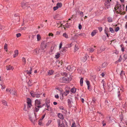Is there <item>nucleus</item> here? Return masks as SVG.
<instances>
[{"instance_id": "nucleus-5", "label": "nucleus", "mask_w": 127, "mask_h": 127, "mask_svg": "<svg viewBox=\"0 0 127 127\" xmlns=\"http://www.w3.org/2000/svg\"><path fill=\"white\" fill-rule=\"evenodd\" d=\"M123 88L122 87H119L118 88L117 92H118V96L119 98V99L120 100H121L122 99L121 96V93L123 92Z\"/></svg>"}, {"instance_id": "nucleus-47", "label": "nucleus", "mask_w": 127, "mask_h": 127, "mask_svg": "<svg viewBox=\"0 0 127 127\" xmlns=\"http://www.w3.org/2000/svg\"><path fill=\"white\" fill-rule=\"evenodd\" d=\"M59 8L57 7V6L54 7L53 9L54 11L57 10Z\"/></svg>"}, {"instance_id": "nucleus-37", "label": "nucleus", "mask_w": 127, "mask_h": 127, "mask_svg": "<svg viewBox=\"0 0 127 127\" xmlns=\"http://www.w3.org/2000/svg\"><path fill=\"white\" fill-rule=\"evenodd\" d=\"M124 74L125 73L123 71H122L121 73H120V75L121 77H122L123 76V75H124Z\"/></svg>"}, {"instance_id": "nucleus-61", "label": "nucleus", "mask_w": 127, "mask_h": 127, "mask_svg": "<svg viewBox=\"0 0 127 127\" xmlns=\"http://www.w3.org/2000/svg\"><path fill=\"white\" fill-rule=\"evenodd\" d=\"M121 13H120V14L121 15H124L125 14V11H123L122 12H121Z\"/></svg>"}, {"instance_id": "nucleus-1", "label": "nucleus", "mask_w": 127, "mask_h": 127, "mask_svg": "<svg viewBox=\"0 0 127 127\" xmlns=\"http://www.w3.org/2000/svg\"><path fill=\"white\" fill-rule=\"evenodd\" d=\"M124 6L123 4H118L114 8L115 10L119 13L123 12L124 9Z\"/></svg>"}, {"instance_id": "nucleus-11", "label": "nucleus", "mask_w": 127, "mask_h": 127, "mask_svg": "<svg viewBox=\"0 0 127 127\" xmlns=\"http://www.w3.org/2000/svg\"><path fill=\"white\" fill-rule=\"evenodd\" d=\"M27 103L28 105V107L30 108L32 106V105L31 102V100L29 98H28L27 99Z\"/></svg>"}, {"instance_id": "nucleus-13", "label": "nucleus", "mask_w": 127, "mask_h": 127, "mask_svg": "<svg viewBox=\"0 0 127 127\" xmlns=\"http://www.w3.org/2000/svg\"><path fill=\"white\" fill-rule=\"evenodd\" d=\"M32 69V67H31L29 68L26 71L27 74H28L29 75L30 74H31L32 73L31 71Z\"/></svg>"}, {"instance_id": "nucleus-54", "label": "nucleus", "mask_w": 127, "mask_h": 127, "mask_svg": "<svg viewBox=\"0 0 127 127\" xmlns=\"http://www.w3.org/2000/svg\"><path fill=\"white\" fill-rule=\"evenodd\" d=\"M86 83L87 85H90V82H89V81L88 80H86Z\"/></svg>"}, {"instance_id": "nucleus-59", "label": "nucleus", "mask_w": 127, "mask_h": 127, "mask_svg": "<svg viewBox=\"0 0 127 127\" xmlns=\"http://www.w3.org/2000/svg\"><path fill=\"white\" fill-rule=\"evenodd\" d=\"M98 30L100 32L102 30V27H100L98 28Z\"/></svg>"}, {"instance_id": "nucleus-9", "label": "nucleus", "mask_w": 127, "mask_h": 127, "mask_svg": "<svg viewBox=\"0 0 127 127\" xmlns=\"http://www.w3.org/2000/svg\"><path fill=\"white\" fill-rule=\"evenodd\" d=\"M57 122L58 124V127H65L64 124L63 122L61 123L60 120H57Z\"/></svg>"}, {"instance_id": "nucleus-26", "label": "nucleus", "mask_w": 127, "mask_h": 127, "mask_svg": "<svg viewBox=\"0 0 127 127\" xmlns=\"http://www.w3.org/2000/svg\"><path fill=\"white\" fill-rule=\"evenodd\" d=\"M105 33V34H107L108 33V32H109V29L107 27H105L104 30Z\"/></svg>"}, {"instance_id": "nucleus-7", "label": "nucleus", "mask_w": 127, "mask_h": 127, "mask_svg": "<svg viewBox=\"0 0 127 127\" xmlns=\"http://www.w3.org/2000/svg\"><path fill=\"white\" fill-rule=\"evenodd\" d=\"M111 0H105L104 3L105 6V9H108L110 7L111 3L110 2L111 1Z\"/></svg>"}, {"instance_id": "nucleus-36", "label": "nucleus", "mask_w": 127, "mask_h": 127, "mask_svg": "<svg viewBox=\"0 0 127 127\" xmlns=\"http://www.w3.org/2000/svg\"><path fill=\"white\" fill-rule=\"evenodd\" d=\"M67 102L68 104L70 106L71 105V100L70 99H68L67 100Z\"/></svg>"}, {"instance_id": "nucleus-14", "label": "nucleus", "mask_w": 127, "mask_h": 127, "mask_svg": "<svg viewBox=\"0 0 127 127\" xmlns=\"http://www.w3.org/2000/svg\"><path fill=\"white\" fill-rule=\"evenodd\" d=\"M97 30H93L91 33V35L93 36L95 35L96 33L97 32Z\"/></svg>"}, {"instance_id": "nucleus-50", "label": "nucleus", "mask_w": 127, "mask_h": 127, "mask_svg": "<svg viewBox=\"0 0 127 127\" xmlns=\"http://www.w3.org/2000/svg\"><path fill=\"white\" fill-rule=\"evenodd\" d=\"M21 35V34L20 33H19L16 34V36L17 37H20Z\"/></svg>"}, {"instance_id": "nucleus-22", "label": "nucleus", "mask_w": 127, "mask_h": 127, "mask_svg": "<svg viewBox=\"0 0 127 127\" xmlns=\"http://www.w3.org/2000/svg\"><path fill=\"white\" fill-rule=\"evenodd\" d=\"M67 22L68 23H67L65 25V27L66 28H68L71 25V24L70 23H69L68 20L67 21Z\"/></svg>"}, {"instance_id": "nucleus-24", "label": "nucleus", "mask_w": 127, "mask_h": 127, "mask_svg": "<svg viewBox=\"0 0 127 127\" xmlns=\"http://www.w3.org/2000/svg\"><path fill=\"white\" fill-rule=\"evenodd\" d=\"M45 106L47 107V109H46L45 108V109L44 111H45L46 110H49V108L50 107V104H49L47 103L46 104V105Z\"/></svg>"}, {"instance_id": "nucleus-2", "label": "nucleus", "mask_w": 127, "mask_h": 127, "mask_svg": "<svg viewBox=\"0 0 127 127\" xmlns=\"http://www.w3.org/2000/svg\"><path fill=\"white\" fill-rule=\"evenodd\" d=\"M71 79L72 76H70L69 75H67V76L61 78L60 81L61 82L65 83L71 80Z\"/></svg>"}, {"instance_id": "nucleus-30", "label": "nucleus", "mask_w": 127, "mask_h": 127, "mask_svg": "<svg viewBox=\"0 0 127 127\" xmlns=\"http://www.w3.org/2000/svg\"><path fill=\"white\" fill-rule=\"evenodd\" d=\"M37 40L39 41L41 39V37L40 35L39 34H38L37 35Z\"/></svg>"}, {"instance_id": "nucleus-27", "label": "nucleus", "mask_w": 127, "mask_h": 127, "mask_svg": "<svg viewBox=\"0 0 127 127\" xmlns=\"http://www.w3.org/2000/svg\"><path fill=\"white\" fill-rule=\"evenodd\" d=\"M88 50L90 52H93L94 50V49L92 48H90L88 49Z\"/></svg>"}, {"instance_id": "nucleus-63", "label": "nucleus", "mask_w": 127, "mask_h": 127, "mask_svg": "<svg viewBox=\"0 0 127 127\" xmlns=\"http://www.w3.org/2000/svg\"><path fill=\"white\" fill-rule=\"evenodd\" d=\"M92 100H93V101L91 102V103H92L93 102V103H95V102L96 100H95V99L94 98V99L93 98V99Z\"/></svg>"}, {"instance_id": "nucleus-39", "label": "nucleus", "mask_w": 127, "mask_h": 127, "mask_svg": "<svg viewBox=\"0 0 127 127\" xmlns=\"http://www.w3.org/2000/svg\"><path fill=\"white\" fill-rule=\"evenodd\" d=\"M122 56L121 55L120 56L119 58V59L118 61L119 62H120L122 60Z\"/></svg>"}, {"instance_id": "nucleus-49", "label": "nucleus", "mask_w": 127, "mask_h": 127, "mask_svg": "<svg viewBox=\"0 0 127 127\" xmlns=\"http://www.w3.org/2000/svg\"><path fill=\"white\" fill-rule=\"evenodd\" d=\"M31 83H32V80H29V81L28 82V85H29L30 86H31Z\"/></svg>"}, {"instance_id": "nucleus-10", "label": "nucleus", "mask_w": 127, "mask_h": 127, "mask_svg": "<svg viewBox=\"0 0 127 127\" xmlns=\"http://www.w3.org/2000/svg\"><path fill=\"white\" fill-rule=\"evenodd\" d=\"M31 94L32 96L33 97H39L40 96V95L39 94H37L35 93L34 92H31Z\"/></svg>"}, {"instance_id": "nucleus-46", "label": "nucleus", "mask_w": 127, "mask_h": 127, "mask_svg": "<svg viewBox=\"0 0 127 127\" xmlns=\"http://www.w3.org/2000/svg\"><path fill=\"white\" fill-rule=\"evenodd\" d=\"M107 64V63H104L102 64V66L103 67H105L106 66Z\"/></svg>"}, {"instance_id": "nucleus-32", "label": "nucleus", "mask_w": 127, "mask_h": 127, "mask_svg": "<svg viewBox=\"0 0 127 127\" xmlns=\"http://www.w3.org/2000/svg\"><path fill=\"white\" fill-rule=\"evenodd\" d=\"M63 36L66 38H68V35L66 33H64L63 34Z\"/></svg>"}, {"instance_id": "nucleus-40", "label": "nucleus", "mask_w": 127, "mask_h": 127, "mask_svg": "<svg viewBox=\"0 0 127 127\" xmlns=\"http://www.w3.org/2000/svg\"><path fill=\"white\" fill-rule=\"evenodd\" d=\"M120 29L119 27H117L115 29V31L116 32H118Z\"/></svg>"}, {"instance_id": "nucleus-25", "label": "nucleus", "mask_w": 127, "mask_h": 127, "mask_svg": "<svg viewBox=\"0 0 127 127\" xmlns=\"http://www.w3.org/2000/svg\"><path fill=\"white\" fill-rule=\"evenodd\" d=\"M76 89L74 88H72L71 90V92L72 93H74L76 91Z\"/></svg>"}, {"instance_id": "nucleus-18", "label": "nucleus", "mask_w": 127, "mask_h": 127, "mask_svg": "<svg viewBox=\"0 0 127 127\" xmlns=\"http://www.w3.org/2000/svg\"><path fill=\"white\" fill-rule=\"evenodd\" d=\"M69 91H66L63 94H62V96H63V95L66 96L69 93Z\"/></svg>"}, {"instance_id": "nucleus-28", "label": "nucleus", "mask_w": 127, "mask_h": 127, "mask_svg": "<svg viewBox=\"0 0 127 127\" xmlns=\"http://www.w3.org/2000/svg\"><path fill=\"white\" fill-rule=\"evenodd\" d=\"M83 78H81L80 81V84L81 86H82L83 85Z\"/></svg>"}, {"instance_id": "nucleus-3", "label": "nucleus", "mask_w": 127, "mask_h": 127, "mask_svg": "<svg viewBox=\"0 0 127 127\" xmlns=\"http://www.w3.org/2000/svg\"><path fill=\"white\" fill-rule=\"evenodd\" d=\"M40 101L37 99H36L35 101V106L34 111L37 112L39 110V108L41 107Z\"/></svg>"}, {"instance_id": "nucleus-52", "label": "nucleus", "mask_w": 127, "mask_h": 127, "mask_svg": "<svg viewBox=\"0 0 127 127\" xmlns=\"http://www.w3.org/2000/svg\"><path fill=\"white\" fill-rule=\"evenodd\" d=\"M30 121H31L32 122H33L35 121L34 120H33L32 119V118L31 117L30 118Z\"/></svg>"}, {"instance_id": "nucleus-34", "label": "nucleus", "mask_w": 127, "mask_h": 127, "mask_svg": "<svg viewBox=\"0 0 127 127\" xmlns=\"http://www.w3.org/2000/svg\"><path fill=\"white\" fill-rule=\"evenodd\" d=\"M127 58V55L126 54H125L124 55V58L123 59V61H125Z\"/></svg>"}, {"instance_id": "nucleus-57", "label": "nucleus", "mask_w": 127, "mask_h": 127, "mask_svg": "<svg viewBox=\"0 0 127 127\" xmlns=\"http://www.w3.org/2000/svg\"><path fill=\"white\" fill-rule=\"evenodd\" d=\"M4 27L2 26L1 25H0V29L1 30H2V29H4Z\"/></svg>"}, {"instance_id": "nucleus-12", "label": "nucleus", "mask_w": 127, "mask_h": 127, "mask_svg": "<svg viewBox=\"0 0 127 127\" xmlns=\"http://www.w3.org/2000/svg\"><path fill=\"white\" fill-rule=\"evenodd\" d=\"M6 69L7 70H13L14 68V67L10 65H7L6 66Z\"/></svg>"}, {"instance_id": "nucleus-64", "label": "nucleus", "mask_w": 127, "mask_h": 127, "mask_svg": "<svg viewBox=\"0 0 127 127\" xmlns=\"http://www.w3.org/2000/svg\"><path fill=\"white\" fill-rule=\"evenodd\" d=\"M59 63L61 65H62L63 64L64 62H63L61 61V62H59Z\"/></svg>"}, {"instance_id": "nucleus-33", "label": "nucleus", "mask_w": 127, "mask_h": 127, "mask_svg": "<svg viewBox=\"0 0 127 127\" xmlns=\"http://www.w3.org/2000/svg\"><path fill=\"white\" fill-rule=\"evenodd\" d=\"M109 30L111 33H113L114 32V30L112 28L110 27L109 28Z\"/></svg>"}, {"instance_id": "nucleus-29", "label": "nucleus", "mask_w": 127, "mask_h": 127, "mask_svg": "<svg viewBox=\"0 0 127 127\" xmlns=\"http://www.w3.org/2000/svg\"><path fill=\"white\" fill-rule=\"evenodd\" d=\"M84 33H80V34H76L75 35H76V36H83V35L84 36Z\"/></svg>"}, {"instance_id": "nucleus-31", "label": "nucleus", "mask_w": 127, "mask_h": 127, "mask_svg": "<svg viewBox=\"0 0 127 127\" xmlns=\"http://www.w3.org/2000/svg\"><path fill=\"white\" fill-rule=\"evenodd\" d=\"M7 44L6 43H5L4 46V49L6 51H7Z\"/></svg>"}, {"instance_id": "nucleus-62", "label": "nucleus", "mask_w": 127, "mask_h": 127, "mask_svg": "<svg viewBox=\"0 0 127 127\" xmlns=\"http://www.w3.org/2000/svg\"><path fill=\"white\" fill-rule=\"evenodd\" d=\"M101 75H102V77H103L105 75V74L103 72L102 73V74H101Z\"/></svg>"}, {"instance_id": "nucleus-4", "label": "nucleus", "mask_w": 127, "mask_h": 127, "mask_svg": "<svg viewBox=\"0 0 127 127\" xmlns=\"http://www.w3.org/2000/svg\"><path fill=\"white\" fill-rule=\"evenodd\" d=\"M21 7L27 10L29 9V10H31V9L27 3L25 2H23L21 3Z\"/></svg>"}, {"instance_id": "nucleus-15", "label": "nucleus", "mask_w": 127, "mask_h": 127, "mask_svg": "<svg viewBox=\"0 0 127 127\" xmlns=\"http://www.w3.org/2000/svg\"><path fill=\"white\" fill-rule=\"evenodd\" d=\"M54 72L52 70H50L48 71V75H50L53 74Z\"/></svg>"}, {"instance_id": "nucleus-58", "label": "nucleus", "mask_w": 127, "mask_h": 127, "mask_svg": "<svg viewBox=\"0 0 127 127\" xmlns=\"http://www.w3.org/2000/svg\"><path fill=\"white\" fill-rule=\"evenodd\" d=\"M59 108L60 109L62 110H63L64 109V108L62 106H60L59 107Z\"/></svg>"}, {"instance_id": "nucleus-41", "label": "nucleus", "mask_w": 127, "mask_h": 127, "mask_svg": "<svg viewBox=\"0 0 127 127\" xmlns=\"http://www.w3.org/2000/svg\"><path fill=\"white\" fill-rule=\"evenodd\" d=\"M79 14L80 15V16L81 17H82L84 16V14H83V13L82 12V11H80L79 12Z\"/></svg>"}, {"instance_id": "nucleus-43", "label": "nucleus", "mask_w": 127, "mask_h": 127, "mask_svg": "<svg viewBox=\"0 0 127 127\" xmlns=\"http://www.w3.org/2000/svg\"><path fill=\"white\" fill-rule=\"evenodd\" d=\"M51 120H49L47 123L46 124V125L48 126L51 123Z\"/></svg>"}, {"instance_id": "nucleus-53", "label": "nucleus", "mask_w": 127, "mask_h": 127, "mask_svg": "<svg viewBox=\"0 0 127 127\" xmlns=\"http://www.w3.org/2000/svg\"><path fill=\"white\" fill-rule=\"evenodd\" d=\"M64 52V48H62V50L61 51H60L61 53L63 54V53H62L61 52Z\"/></svg>"}, {"instance_id": "nucleus-35", "label": "nucleus", "mask_w": 127, "mask_h": 127, "mask_svg": "<svg viewBox=\"0 0 127 127\" xmlns=\"http://www.w3.org/2000/svg\"><path fill=\"white\" fill-rule=\"evenodd\" d=\"M60 55L59 53H57L56 55H55V58L57 59H58V58H59L60 57Z\"/></svg>"}, {"instance_id": "nucleus-20", "label": "nucleus", "mask_w": 127, "mask_h": 127, "mask_svg": "<svg viewBox=\"0 0 127 127\" xmlns=\"http://www.w3.org/2000/svg\"><path fill=\"white\" fill-rule=\"evenodd\" d=\"M14 54L13 55V57L15 58L18 55V51L17 50H16L14 52Z\"/></svg>"}, {"instance_id": "nucleus-23", "label": "nucleus", "mask_w": 127, "mask_h": 127, "mask_svg": "<svg viewBox=\"0 0 127 127\" xmlns=\"http://www.w3.org/2000/svg\"><path fill=\"white\" fill-rule=\"evenodd\" d=\"M62 5V4L61 2H58L57 4V6L59 8L61 7Z\"/></svg>"}, {"instance_id": "nucleus-60", "label": "nucleus", "mask_w": 127, "mask_h": 127, "mask_svg": "<svg viewBox=\"0 0 127 127\" xmlns=\"http://www.w3.org/2000/svg\"><path fill=\"white\" fill-rule=\"evenodd\" d=\"M55 97L57 99H58L59 98V96L58 95H55Z\"/></svg>"}, {"instance_id": "nucleus-56", "label": "nucleus", "mask_w": 127, "mask_h": 127, "mask_svg": "<svg viewBox=\"0 0 127 127\" xmlns=\"http://www.w3.org/2000/svg\"><path fill=\"white\" fill-rule=\"evenodd\" d=\"M82 28V26L81 25L79 24V30H81Z\"/></svg>"}, {"instance_id": "nucleus-38", "label": "nucleus", "mask_w": 127, "mask_h": 127, "mask_svg": "<svg viewBox=\"0 0 127 127\" xmlns=\"http://www.w3.org/2000/svg\"><path fill=\"white\" fill-rule=\"evenodd\" d=\"M74 48L75 51H77L78 49V46L77 45H75Z\"/></svg>"}, {"instance_id": "nucleus-21", "label": "nucleus", "mask_w": 127, "mask_h": 127, "mask_svg": "<svg viewBox=\"0 0 127 127\" xmlns=\"http://www.w3.org/2000/svg\"><path fill=\"white\" fill-rule=\"evenodd\" d=\"M107 21L109 22L110 23L113 22V19L110 17H109L107 18Z\"/></svg>"}, {"instance_id": "nucleus-6", "label": "nucleus", "mask_w": 127, "mask_h": 127, "mask_svg": "<svg viewBox=\"0 0 127 127\" xmlns=\"http://www.w3.org/2000/svg\"><path fill=\"white\" fill-rule=\"evenodd\" d=\"M6 91L8 92H10V94L12 95H16V91L14 88H7L6 90Z\"/></svg>"}, {"instance_id": "nucleus-42", "label": "nucleus", "mask_w": 127, "mask_h": 127, "mask_svg": "<svg viewBox=\"0 0 127 127\" xmlns=\"http://www.w3.org/2000/svg\"><path fill=\"white\" fill-rule=\"evenodd\" d=\"M22 61L23 62H24V64H25L26 63V61L25 58L24 57L22 58Z\"/></svg>"}, {"instance_id": "nucleus-8", "label": "nucleus", "mask_w": 127, "mask_h": 127, "mask_svg": "<svg viewBox=\"0 0 127 127\" xmlns=\"http://www.w3.org/2000/svg\"><path fill=\"white\" fill-rule=\"evenodd\" d=\"M47 46V43H46L44 42L43 41L41 43L40 45L41 49L43 50L46 48Z\"/></svg>"}, {"instance_id": "nucleus-16", "label": "nucleus", "mask_w": 127, "mask_h": 127, "mask_svg": "<svg viewBox=\"0 0 127 127\" xmlns=\"http://www.w3.org/2000/svg\"><path fill=\"white\" fill-rule=\"evenodd\" d=\"M58 116L59 118L61 119H63L64 117L62 114L60 113H59L58 114Z\"/></svg>"}, {"instance_id": "nucleus-17", "label": "nucleus", "mask_w": 127, "mask_h": 127, "mask_svg": "<svg viewBox=\"0 0 127 127\" xmlns=\"http://www.w3.org/2000/svg\"><path fill=\"white\" fill-rule=\"evenodd\" d=\"M87 59V56H85L84 57H83L81 58V60L82 62H85Z\"/></svg>"}, {"instance_id": "nucleus-51", "label": "nucleus", "mask_w": 127, "mask_h": 127, "mask_svg": "<svg viewBox=\"0 0 127 127\" xmlns=\"http://www.w3.org/2000/svg\"><path fill=\"white\" fill-rule=\"evenodd\" d=\"M76 127V124L75 123H73L72 126L71 127Z\"/></svg>"}, {"instance_id": "nucleus-44", "label": "nucleus", "mask_w": 127, "mask_h": 127, "mask_svg": "<svg viewBox=\"0 0 127 127\" xmlns=\"http://www.w3.org/2000/svg\"><path fill=\"white\" fill-rule=\"evenodd\" d=\"M2 103L4 105H6L7 106V102L4 100H3L2 101Z\"/></svg>"}, {"instance_id": "nucleus-48", "label": "nucleus", "mask_w": 127, "mask_h": 127, "mask_svg": "<svg viewBox=\"0 0 127 127\" xmlns=\"http://www.w3.org/2000/svg\"><path fill=\"white\" fill-rule=\"evenodd\" d=\"M33 51L35 54H37L38 53V52L37 51V50L36 49L34 50Z\"/></svg>"}, {"instance_id": "nucleus-19", "label": "nucleus", "mask_w": 127, "mask_h": 127, "mask_svg": "<svg viewBox=\"0 0 127 127\" xmlns=\"http://www.w3.org/2000/svg\"><path fill=\"white\" fill-rule=\"evenodd\" d=\"M105 50V49L104 48H103L102 47H101L100 48V50H98L97 52V53L98 54H99L102 51H104Z\"/></svg>"}, {"instance_id": "nucleus-55", "label": "nucleus", "mask_w": 127, "mask_h": 127, "mask_svg": "<svg viewBox=\"0 0 127 127\" xmlns=\"http://www.w3.org/2000/svg\"><path fill=\"white\" fill-rule=\"evenodd\" d=\"M62 43H60L59 46V50L60 49L62 48Z\"/></svg>"}, {"instance_id": "nucleus-45", "label": "nucleus", "mask_w": 127, "mask_h": 127, "mask_svg": "<svg viewBox=\"0 0 127 127\" xmlns=\"http://www.w3.org/2000/svg\"><path fill=\"white\" fill-rule=\"evenodd\" d=\"M0 85L1 86V89H3L5 88V87L4 85H2V84H0Z\"/></svg>"}]
</instances>
